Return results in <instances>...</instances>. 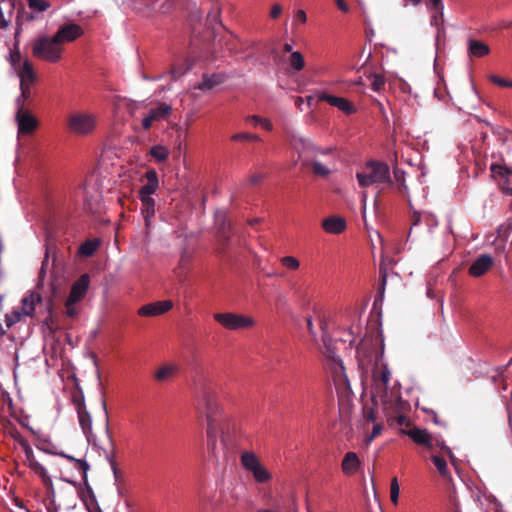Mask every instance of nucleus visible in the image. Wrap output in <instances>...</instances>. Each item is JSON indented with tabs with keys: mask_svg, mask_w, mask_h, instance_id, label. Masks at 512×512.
Here are the masks:
<instances>
[{
	"mask_svg": "<svg viewBox=\"0 0 512 512\" xmlns=\"http://www.w3.org/2000/svg\"><path fill=\"white\" fill-rule=\"evenodd\" d=\"M77 415H78L79 425H80L83 433L89 440L90 436H92V434H93L92 433V417H91L90 413L88 412V410L79 411V412H77Z\"/></svg>",
	"mask_w": 512,
	"mask_h": 512,
	"instance_id": "30",
	"label": "nucleus"
},
{
	"mask_svg": "<svg viewBox=\"0 0 512 512\" xmlns=\"http://www.w3.org/2000/svg\"><path fill=\"white\" fill-rule=\"evenodd\" d=\"M322 331L323 354L330 360V369L336 390L340 393H347L350 390L348 377L340 357L336 354L334 340L328 333V323L325 319L320 322Z\"/></svg>",
	"mask_w": 512,
	"mask_h": 512,
	"instance_id": "3",
	"label": "nucleus"
},
{
	"mask_svg": "<svg viewBox=\"0 0 512 512\" xmlns=\"http://www.w3.org/2000/svg\"><path fill=\"white\" fill-rule=\"evenodd\" d=\"M431 460L441 476L445 477L448 475L447 463L442 456L432 455Z\"/></svg>",
	"mask_w": 512,
	"mask_h": 512,
	"instance_id": "42",
	"label": "nucleus"
},
{
	"mask_svg": "<svg viewBox=\"0 0 512 512\" xmlns=\"http://www.w3.org/2000/svg\"><path fill=\"white\" fill-rule=\"evenodd\" d=\"M467 54L470 58H482L490 54V47L481 40L469 38L467 41Z\"/></svg>",
	"mask_w": 512,
	"mask_h": 512,
	"instance_id": "24",
	"label": "nucleus"
},
{
	"mask_svg": "<svg viewBox=\"0 0 512 512\" xmlns=\"http://www.w3.org/2000/svg\"><path fill=\"white\" fill-rule=\"evenodd\" d=\"M176 233L179 238H184L188 242L187 245L182 248L179 260L180 267L185 268L192 259L194 245L196 243V235L192 232L189 234L187 232V226H182Z\"/></svg>",
	"mask_w": 512,
	"mask_h": 512,
	"instance_id": "14",
	"label": "nucleus"
},
{
	"mask_svg": "<svg viewBox=\"0 0 512 512\" xmlns=\"http://www.w3.org/2000/svg\"><path fill=\"white\" fill-rule=\"evenodd\" d=\"M78 302H70V299L65 301V315L69 318H76L79 315L80 309L77 305Z\"/></svg>",
	"mask_w": 512,
	"mask_h": 512,
	"instance_id": "46",
	"label": "nucleus"
},
{
	"mask_svg": "<svg viewBox=\"0 0 512 512\" xmlns=\"http://www.w3.org/2000/svg\"><path fill=\"white\" fill-rule=\"evenodd\" d=\"M226 80V76L223 73H214L211 75L204 74L203 80L196 87L202 91H210L214 87L222 84Z\"/></svg>",
	"mask_w": 512,
	"mask_h": 512,
	"instance_id": "26",
	"label": "nucleus"
},
{
	"mask_svg": "<svg viewBox=\"0 0 512 512\" xmlns=\"http://www.w3.org/2000/svg\"><path fill=\"white\" fill-rule=\"evenodd\" d=\"M172 112V107L167 103L161 102L156 108L150 109L148 115L142 120L144 130H149L154 122L165 120Z\"/></svg>",
	"mask_w": 512,
	"mask_h": 512,
	"instance_id": "15",
	"label": "nucleus"
},
{
	"mask_svg": "<svg viewBox=\"0 0 512 512\" xmlns=\"http://www.w3.org/2000/svg\"><path fill=\"white\" fill-rule=\"evenodd\" d=\"M81 194L83 209L91 214H100L103 210L102 195L96 184L85 183L82 189L77 191L75 197Z\"/></svg>",
	"mask_w": 512,
	"mask_h": 512,
	"instance_id": "10",
	"label": "nucleus"
},
{
	"mask_svg": "<svg viewBox=\"0 0 512 512\" xmlns=\"http://www.w3.org/2000/svg\"><path fill=\"white\" fill-rule=\"evenodd\" d=\"M142 207H141V213L144 217L145 224H149L151 221V218L154 216L155 213V202L154 199L151 196H144L139 195Z\"/></svg>",
	"mask_w": 512,
	"mask_h": 512,
	"instance_id": "29",
	"label": "nucleus"
},
{
	"mask_svg": "<svg viewBox=\"0 0 512 512\" xmlns=\"http://www.w3.org/2000/svg\"><path fill=\"white\" fill-rule=\"evenodd\" d=\"M433 444H434V447L437 446L439 447L445 454H447L451 460L454 459V455L451 451V449L445 444V442L443 440H439V439H433Z\"/></svg>",
	"mask_w": 512,
	"mask_h": 512,
	"instance_id": "63",
	"label": "nucleus"
},
{
	"mask_svg": "<svg viewBox=\"0 0 512 512\" xmlns=\"http://www.w3.org/2000/svg\"><path fill=\"white\" fill-rule=\"evenodd\" d=\"M231 235L232 226H217V229L215 231V237L220 245L225 246L228 243Z\"/></svg>",
	"mask_w": 512,
	"mask_h": 512,
	"instance_id": "36",
	"label": "nucleus"
},
{
	"mask_svg": "<svg viewBox=\"0 0 512 512\" xmlns=\"http://www.w3.org/2000/svg\"><path fill=\"white\" fill-rule=\"evenodd\" d=\"M21 315L22 314L19 311H14L11 314H7L5 316V322H6L7 327H11L14 324H16L17 322H19L21 319Z\"/></svg>",
	"mask_w": 512,
	"mask_h": 512,
	"instance_id": "60",
	"label": "nucleus"
},
{
	"mask_svg": "<svg viewBox=\"0 0 512 512\" xmlns=\"http://www.w3.org/2000/svg\"><path fill=\"white\" fill-rule=\"evenodd\" d=\"M290 67L295 71H301L305 67V60L299 51L292 52L289 58Z\"/></svg>",
	"mask_w": 512,
	"mask_h": 512,
	"instance_id": "40",
	"label": "nucleus"
},
{
	"mask_svg": "<svg viewBox=\"0 0 512 512\" xmlns=\"http://www.w3.org/2000/svg\"><path fill=\"white\" fill-rule=\"evenodd\" d=\"M356 178L361 187L372 184H390V168L385 162L370 160L361 172L356 173Z\"/></svg>",
	"mask_w": 512,
	"mask_h": 512,
	"instance_id": "5",
	"label": "nucleus"
},
{
	"mask_svg": "<svg viewBox=\"0 0 512 512\" xmlns=\"http://www.w3.org/2000/svg\"><path fill=\"white\" fill-rule=\"evenodd\" d=\"M97 120L93 114L76 112L68 117L67 126L76 135L91 134L96 128Z\"/></svg>",
	"mask_w": 512,
	"mask_h": 512,
	"instance_id": "11",
	"label": "nucleus"
},
{
	"mask_svg": "<svg viewBox=\"0 0 512 512\" xmlns=\"http://www.w3.org/2000/svg\"><path fill=\"white\" fill-rule=\"evenodd\" d=\"M75 195L57 193L47 196L39 210L44 224H64L74 212Z\"/></svg>",
	"mask_w": 512,
	"mask_h": 512,
	"instance_id": "2",
	"label": "nucleus"
},
{
	"mask_svg": "<svg viewBox=\"0 0 512 512\" xmlns=\"http://www.w3.org/2000/svg\"><path fill=\"white\" fill-rule=\"evenodd\" d=\"M29 8L33 11L43 12L50 7V3L46 0H28Z\"/></svg>",
	"mask_w": 512,
	"mask_h": 512,
	"instance_id": "47",
	"label": "nucleus"
},
{
	"mask_svg": "<svg viewBox=\"0 0 512 512\" xmlns=\"http://www.w3.org/2000/svg\"><path fill=\"white\" fill-rule=\"evenodd\" d=\"M190 66L186 65L185 67H173L171 70V75L173 80H177L179 77L184 75L188 70H190Z\"/></svg>",
	"mask_w": 512,
	"mask_h": 512,
	"instance_id": "64",
	"label": "nucleus"
},
{
	"mask_svg": "<svg viewBox=\"0 0 512 512\" xmlns=\"http://www.w3.org/2000/svg\"><path fill=\"white\" fill-rule=\"evenodd\" d=\"M357 356L361 367L368 365L372 361V356L368 354L367 345L363 342L357 347Z\"/></svg>",
	"mask_w": 512,
	"mask_h": 512,
	"instance_id": "41",
	"label": "nucleus"
},
{
	"mask_svg": "<svg viewBox=\"0 0 512 512\" xmlns=\"http://www.w3.org/2000/svg\"><path fill=\"white\" fill-rule=\"evenodd\" d=\"M317 97L319 101L327 102L331 106L338 108L346 115H352L357 111L356 107L346 98L330 95L325 92L318 93Z\"/></svg>",
	"mask_w": 512,
	"mask_h": 512,
	"instance_id": "16",
	"label": "nucleus"
},
{
	"mask_svg": "<svg viewBox=\"0 0 512 512\" xmlns=\"http://www.w3.org/2000/svg\"><path fill=\"white\" fill-rule=\"evenodd\" d=\"M492 264L493 258L488 254H482L471 264L469 273L474 277H480L491 268Z\"/></svg>",
	"mask_w": 512,
	"mask_h": 512,
	"instance_id": "23",
	"label": "nucleus"
},
{
	"mask_svg": "<svg viewBox=\"0 0 512 512\" xmlns=\"http://www.w3.org/2000/svg\"><path fill=\"white\" fill-rule=\"evenodd\" d=\"M10 62L16 73L18 74V68L23 64L22 56L19 50H15L10 53Z\"/></svg>",
	"mask_w": 512,
	"mask_h": 512,
	"instance_id": "58",
	"label": "nucleus"
},
{
	"mask_svg": "<svg viewBox=\"0 0 512 512\" xmlns=\"http://www.w3.org/2000/svg\"><path fill=\"white\" fill-rule=\"evenodd\" d=\"M21 445H22V447L24 449V453H25V457H26V463H27L28 467H31V464L32 463H37L38 460L35 458V455L33 453V450L31 448V446L26 441H22Z\"/></svg>",
	"mask_w": 512,
	"mask_h": 512,
	"instance_id": "50",
	"label": "nucleus"
},
{
	"mask_svg": "<svg viewBox=\"0 0 512 512\" xmlns=\"http://www.w3.org/2000/svg\"><path fill=\"white\" fill-rule=\"evenodd\" d=\"M142 181H145V183L140 188L139 195L151 196L157 191L159 187V179L155 169H148L143 175Z\"/></svg>",
	"mask_w": 512,
	"mask_h": 512,
	"instance_id": "22",
	"label": "nucleus"
},
{
	"mask_svg": "<svg viewBox=\"0 0 512 512\" xmlns=\"http://www.w3.org/2000/svg\"><path fill=\"white\" fill-rule=\"evenodd\" d=\"M148 155H150L158 163L166 162L169 157V150L162 145H154L150 148Z\"/></svg>",
	"mask_w": 512,
	"mask_h": 512,
	"instance_id": "34",
	"label": "nucleus"
},
{
	"mask_svg": "<svg viewBox=\"0 0 512 512\" xmlns=\"http://www.w3.org/2000/svg\"><path fill=\"white\" fill-rule=\"evenodd\" d=\"M385 85V78L380 74H373L371 76V87L373 91H380Z\"/></svg>",
	"mask_w": 512,
	"mask_h": 512,
	"instance_id": "52",
	"label": "nucleus"
},
{
	"mask_svg": "<svg viewBox=\"0 0 512 512\" xmlns=\"http://www.w3.org/2000/svg\"><path fill=\"white\" fill-rule=\"evenodd\" d=\"M424 222L426 224H437L438 220L435 214L428 211H414L412 215V223L411 224H420Z\"/></svg>",
	"mask_w": 512,
	"mask_h": 512,
	"instance_id": "32",
	"label": "nucleus"
},
{
	"mask_svg": "<svg viewBox=\"0 0 512 512\" xmlns=\"http://www.w3.org/2000/svg\"><path fill=\"white\" fill-rule=\"evenodd\" d=\"M29 468L41 479L43 485L47 489L48 494L53 495L55 492L54 485L46 468L40 462L32 463L31 467Z\"/></svg>",
	"mask_w": 512,
	"mask_h": 512,
	"instance_id": "25",
	"label": "nucleus"
},
{
	"mask_svg": "<svg viewBox=\"0 0 512 512\" xmlns=\"http://www.w3.org/2000/svg\"><path fill=\"white\" fill-rule=\"evenodd\" d=\"M194 393L198 408L207 421L208 447L216 454L217 437L225 452L233 449L238 432L237 422L223 411L219 402L216 385L206 375L201 374L194 382Z\"/></svg>",
	"mask_w": 512,
	"mask_h": 512,
	"instance_id": "1",
	"label": "nucleus"
},
{
	"mask_svg": "<svg viewBox=\"0 0 512 512\" xmlns=\"http://www.w3.org/2000/svg\"><path fill=\"white\" fill-rule=\"evenodd\" d=\"M281 264L290 270H297L300 265L299 261L293 256H285L281 258Z\"/></svg>",
	"mask_w": 512,
	"mask_h": 512,
	"instance_id": "56",
	"label": "nucleus"
},
{
	"mask_svg": "<svg viewBox=\"0 0 512 512\" xmlns=\"http://www.w3.org/2000/svg\"><path fill=\"white\" fill-rule=\"evenodd\" d=\"M489 81H491L493 84L498 85L502 88H512V80H506L500 76L497 75H490L488 77Z\"/></svg>",
	"mask_w": 512,
	"mask_h": 512,
	"instance_id": "57",
	"label": "nucleus"
},
{
	"mask_svg": "<svg viewBox=\"0 0 512 512\" xmlns=\"http://www.w3.org/2000/svg\"><path fill=\"white\" fill-rule=\"evenodd\" d=\"M360 464L355 452H347L342 460L341 468L344 474L353 475L359 469Z\"/></svg>",
	"mask_w": 512,
	"mask_h": 512,
	"instance_id": "27",
	"label": "nucleus"
},
{
	"mask_svg": "<svg viewBox=\"0 0 512 512\" xmlns=\"http://www.w3.org/2000/svg\"><path fill=\"white\" fill-rule=\"evenodd\" d=\"M401 433L409 436L413 440V442H415L418 445L424 446L428 450L432 451L434 448L433 438L425 429H421L418 427H414L408 430L401 429Z\"/></svg>",
	"mask_w": 512,
	"mask_h": 512,
	"instance_id": "20",
	"label": "nucleus"
},
{
	"mask_svg": "<svg viewBox=\"0 0 512 512\" xmlns=\"http://www.w3.org/2000/svg\"><path fill=\"white\" fill-rule=\"evenodd\" d=\"M177 367L175 365L167 364L158 368L154 374V379L158 382L168 381L176 373Z\"/></svg>",
	"mask_w": 512,
	"mask_h": 512,
	"instance_id": "31",
	"label": "nucleus"
},
{
	"mask_svg": "<svg viewBox=\"0 0 512 512\" xmlns=\"http://www.w3.org/2000/svg\"><path fill=\"white\" fill-rule=\"evenodd\" d=\"M387 266L386 264L384 263V261H381L380 265H379V275H380V280H381V287H380V290L381 292L384 291L385 289V285H386V281H387Z\"/></svg>",
	"mask_w": 512,
	"mask_h": 512,
	"instance_id": "62",
	"label": "nucleus"
},
{
	"mask_svg": "<svg viewBox=\"0 0 512 512\" xmlns=\"http://www.w3.org/2000/svg\"><path fill=\"white\" fill-rule=\"evenodd\" d=\"M182 0H165L159 6V13L166 15L174 11L180 4Z\"/></svg>",
	"mask_w": 512,
	"mask_h": 512,
	"instance_id": "43",
	"label": "nucleus"
},
{
	"mask_svg": "<svg viewBox=\"0 0 512 512\" xmlns=\"http://www.w3.org/2000/svg\"><path fill=\"white\" fill-rule=\"evenodd\" d=\"M400 487L398 480L394 477L390 484V499L394 504H397L399 498Z\"/></svg>",
	"mask_w": 512,
	"mask_h": 512,
	"instance_id": "55",
	"label": "nucleus"
},
{
	"mask_svg": "<svg viewBox=\"0 0 512 512\" xmlns=\"http://www.w3.org/2000/svg\"><path fill=\"white\" fill-rule=\"evenodd\" d=\"M213 318L217 323L228 330L248 329L253 327L256 323L253 317L234 312L215 313Z\"/></svg>",
	"mask_w": 512,
	"mask_h": 512,
	"instance_id": "9",
	"label": "nucleus"
},
{
	"mask_svg": "<svg viewBox=\"0 0 512 512\" xmlns=\"http://www.w3.org/2000/svg\"><path fill=\"white\" fill-rule=\"evenodd\" d=\"M4 5L7 8V12L9 14V17L6 18L5 14H4V11H3V7L0 6V29H6L10 25V23H11V15H12V12H13V10L15 8V4L12 1L4 2Z\"/></svg>",
	"mask_w": 512,
	"mask_h": 512,
	"instance_id": "38",
	"label": "nucleus"
},
{
	"mask_svg": "<svg viewBox=\"0 0 512 512\" xmlns=\"http://www.w3.org/2000/svg\"><path fill=\"white\" fill-rule=\"evenodd\" d=\"M21 445H22V447L24 449V453H25V457H26V463H27L28 467H31V464L32 463H37L38 460L35 458V455L33 453V450L31 448V446L26 441H22Z\"/></svg>",
	"mask_w": 512,
	"mask_h": 512,
	"instance_id": "51",
	"label": "nucleus"
},
{
	"mask_svg": "<svg viewBox=\"0 0 512 512\" xmlns=\"http://www.w3.org/2000/svg\"><path fill=\"white\" fill-rule=\"evenodd\" d=\"M406 405L407 403L404 402L399 395H397L394 399L389 400L387 408L384 406L383 408L386 411L389 420L393 419L397 425L403 426L410 424L408 417L402 413Z\"/></svg>",
	"mask_w": 512,
	"mask_h": 512,
	"instance_id": "13",
	"label": "nucleus"
},
{
	"mask_svg": "<svg viewBox=\"0 0 512 512\" xmlns=\"http://www.w3.org/2000/svg\"><path fill=\"white\" fill-rule=\"evenodd\" d=\"M56 454L61 456V457H63V458L68 459L71 462H73L74 463V467L77 470L82 472L83 479H84L85 482H87V472H88L90 466H89V464L85 460L76 459L73 456L68 455V454H66L64 452H59V453H56Z\"/></svg>",
	"mask_w": 512,
	"mask_h": 512,
	"instance_id": "33",
	"label": "nucleus"
},
{
	"mask_svg": "<svg viewBox=\"0 0 512 512\" xmlns=\"http://www.w3.org/2000/svg\"><path fill=\"white\" fill-rule=\"evenodd\" d=\"M90 284V277L88 274H82L71 287L70 294L67 299L70 302H80L86 295Z\"/></svg>",
	"mask_w": 512,
	"mask_h": 512,
	"instance_id": "21",
	"label": "nucleus"
},
{
	"mask_svg": "<svg viewBox=\"0 0 512 512\" xmlns=\"http://www.w3.org/2000/svg\"><path fill=\"white\" fill-rule=\"evenodd\" d=\"M173 308L171 300L152 302L139 308L138 314L145 317L162 315Z\"/></svg>",
	"mask_w": 512,
	"mask_h": 512,
	"instance_id": "17",
	"label": "nucleus"
},
{
	"mask_svg": "<svg viewBox=\"0 0 512 512\" xmlns=\"http://www.w3.org/2000/svg\"><path fill=\"white\" fill-rule=\"evenodd\" d=\"M300 144L302 146V148L296 146V149L298 151V154H299V158H302L303 155L305 154H308L309 152H314V151H318L313 145L311 142L309 141H305V140H301L300 141Z\"/></svg>",
	"mask_w": 512,
	"mask_h": 512,
	"instance_id": "54",
	"label": "nucleus"
},
{
	"mask_svg": "<svg viewBox=\"0 0 512 512\" xmlns=\"http://www.w3.org/2000/svg\"><path fill=\"white\" fill-rule=\"evenodd\" d=\"M99 245L100 241L98 239H88L79 247V253L85 257L92 256Z\"/></svg>",
	"mask_w": 512,
	"mask_h": 512,
	"instance_id": "35",
	"label": "nucleus"
},
{
	"mask_svg": "<svg viewBox=\"0 0 512 512\" xmlns=\"http://www.w3.org/2000/svg\"><path fill=\"white\" fill-rule=\"evenodd\" d=\"M24 106L25 104L18 105L15 121L19 135H30L39 127V120Z\"/></svg>",
	"mask_w": 512,
	"mask_h": 512,
	"instance_id": "12",
	"label": "nucleus"
},
{
	"mask_svg": "<svg viewBox=\"0 0 512 512\" xmlns=\"http://www.w3.org/2000/svg\"><path fill=\"white\" fill-rule=\"evenodd\" d=\"M221 9L218 5H213L207 15V23L212 29H215V25L223 27L220 19Z\"/></svg>",
	"mask_w": 512,
	"mask_h": 512,
	"instance_id": "37",
	"label": "nucleus"
},
{
	"mask_svg": "<svg viewBox=\"0 0 512 512\" xmlns=\"http://www.w3.org/2000/svg\"><path fill=\"white\" fill-rule=\"evenodd\" d=\"M241 465L252 473L257 483H267L272 479L271 473L261 464L259 458L252 451H244L240 457Z\"/></svg>",
	"mask_w": 512,
	"mask_h": 512,
	"instance_id": "8",
	"label": "nucleus"
},
{
	"mask_svg": "<svg viewBox=\"0 0 512 512\" xmlns=\"http://www.w3.org/2000/svg\"><path fill=\"white\" fill-rule=\"evenodd\" d=\"M33 57L49 63H57L62 58L63 46L54 36L40 35L31 43Z\"/></svg>",
	"mask_w": 512,
	"mask_h": 512,
	"instance_id": "4",
	"label": "nucleus"
},
{
	"mask_svg": "<svg viewBox=\"0 0 512 512\" xmlns=\"http://www.w3.org/2000/svg\"><path fill=\"white\" fill-rule=\"evenodd\" d=\"M432 15H431V25L432 26H435L436 29H437V34L438 36H440V34H444L445 33V28H444V10H442V16H440V14L438 13L437 10H430Z\"/></svg>",
	"mask_w": 512,
	"mask_h": 512,
	"instance_id": "39",
	"label": "nucleus"
},
{
	"mask_svg": "<svg viewBox=\"0 0 512 512\" xmlns=\"http://www.w3.org/2000/svg\"><path fill=\"white\" fill-rule=\"evenodd\" d=\"M490 170L493 177L504 179L499 183L502 192L512 196V186L509 183V178L512 176V168L506 165L492 164Z\"/></svg>",
	"mask_w": 512,
	"mask_h": 512,
	"instance_id": "19",
	"label": "nucleus"
},
{
	"mask_svg": "<svg viewBox=\"0 0 512 512\" xmlns=\"http://www.w3.org/2000/svg\"><path fill=\"white\" fill-rule=\"evenodd\" d=\"M426 5L429 10H437L440 16H442V10H444L443 0H427Z\"/></svg>",
	"mask_w": 512,
	"mask_h": 512,
	"instance_id": "59",
	"label": "nucleus"
},
{
	"mask_svg": "<svg viewBox=\"0 0 512 512\" xmlns=\"http://www.w3.org/2000/svg\"><path fill=\"white\" fill-rule=\"evenodd\" d=\"M32 20H34V15L30 12H27L25 8L22 5H20L16 18L17 26L20 27L24 22H29Z\"/></svg>",
	"mask_w": 512,
	"mask_h": 512,
	"instance_id": "45",
	"label": "nucleus"
},
{
	"mask_svg": "<svg viewBox=\"0 0 512 512\" xmlns=\"http://www.w3.org/2000/svg\"><path fill=\"white\" fill-rule=\"evenodd\" d=\"M373 381H374V392H373V400L380 399L382 405L387 408L388 402L391 399H394L396 395L388 394V384L390 381V371L387 365L383 364L381 368H375L373 371Z\"/></svg>",
	"mask_w": 512,
	"mask_h": 512,
	"instance_id": "7",
	"label": "nucleus"
},
{
	"mask_svg": "<svg viewBox=\"0 0 512 512\" xmlns=\"http://www.w3.org/2000/svg\"><path fill=\"white\" fill-rule=\"evenodd\" d=\"M53 301L50 299L47 304V311H48V317L44 320V324L48 326L50 329H53V326L55 324L52 311H53Z\"/></svg>",
	"mask_w": 512,
	"mask_h": 512,
	"instance_id": "61",
	"label": "nucleus"
},
{
	"mask_svg": "<svg viewBox=\"0 0 512 512\" xmlns=\"http://www.w3.org/2000/svg\"><path fill=\"white\" fill-rule=\"evenodd\" d=\"M17 75L20 79L21 90V94L17 99V105L26 104L32 96V87L38 79L33 63L30 60L25 59L23 64L18 68Z\"/></svg>",
	"mask_w": 512,
	"mask_h": 512,
	"instance_id": "6",
	"label": "nucleus"
},
{
	"mask_svg": "<svg viewBox=\"0 0 512 512\" xmlns=\"http://www.w3.org/2000/svg\"><path fill=\"white\" fill-rule=\"evenodd\" d=\"M215 224H230L231 223V218L229 216V213L227 212V210L225 209H217L215 211Z\"/></svg>",
	"mask_w": 512,
	"mask_h": 512,
	"instance_id": "49",
	"label": "nucleus"
},
{
	"mask_svg": "<svg viewBox=\"0 0 512 512\" xmlns=\"http://www.w3.org/2000/svg\"><path fill=\"white\" fill-rule=\"evenodd\" d=\"M233 142H245V141H260V137L257 134L249 132H240L231 136Z\"/></svg>",
	"mask_w": 512,
	"mask_h": 512,
	"instance_id": "44",
	"label": "nucleus"
},
{
	"mask_svg": "<svg viewBox=\"0 0 512 512\" xmlns=\"http://www.w3.org/2000/svg\"><path fill=\"white\" fill-rule=\"evenodd\" d=\"M83 34L81 26L75 23L65 24L58 29L54 37L63 46L64 42H72Z\"/></svg>",
	"mask_w": 512,
	"mask_h": 512,
	"instance_id": "18",
	"label": "nucleus"
},
{
	"mask_svg": "<svg viewBox=\"0 0 512 512\" xmlns=\"http://www.w3.org/2000/svg\"><path fill=\"white\" fill-rule=\"evenodd\" d=\"M72 402L77 412L87 410L82 391L73 395Z\"/></svg>",
	"mask_w": 512,
	"mask_h": 512,
	"instance_id": "53",
	"label": "nucleus"
},
{
	"mask_svg": "<svg viewBox=\"0 0 512 512\" xmlns=\"http://www.w3.org/2000/svg\"><path fill=\"white\" fill-rule=\"evenodd\" d=\"M41 296L38 293L32 292L30 295L22 299L21 314L25 316H33L35 306L41 301Z\"/></svg>",
	"mask_w": 512,
	"mask_h": 512,
	"instance_id": "28",
	"label": "nucleus"
},
{
	"mask_svg": "<svg viewBox=\"0 0 512 512\" xmlns=\"http://www.w3.org/2000/svg\"><path fill=\"white\" fill-rule=\"evenodd\" d=\"M311 166H312L313 173L317 176L326 177L330 174V169L327 168L322 163H320L319 161H312Z\"/></svg>",
	"mask_w": 512,
	"mask_h": 512,
	"instance_id": "48",
	"label": "nucleus"
}]
</instances>
